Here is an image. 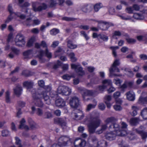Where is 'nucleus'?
<instances>
[{
  "instance_id": "1",
  "label": "nucleus",
  "mask_w": 147,
  "mask_h": 147,
  "mask_svg": "<svg viewBox=\"0 0 147 147\" xmlns=\"http://www.w3.org/2000/svg\"><path fill=\"white\" fill-rule=\"evenodd\" d=\"M32 91H33V92H32L33 102L36 106L40 107L43 106V103L41 100V98L42 97H43L45 101H47L46 104L48 105L51 104L50 99L49 96L47 95L46 92H43L39 90L36 91L35 89H32Z\"/></svg>"
},
{
  "instance_id": "2",
  "label": "nucleus",
  "mask_w": 147,
  "mask_h": 147,
  "mask_svg": "<svg viewBox=\"0 0 147 147\" xmlns=\"http://www.w3.org/2000/svg\"><path fill=\"white\" fill-rule=\"evenodd\" d=\"M94 112L88 115L87 117V119L90 123L88 124V131L90 134L95 132L96 129L98 127L100 123V120L98 118L97 115H96Z\"/></svg>"
},
{
  "instance_id": "3",
  "label": "nucleus",
  "mask_w": 147,
  "mask_h": 147,
  "mask_svg": "<svg viewBox=\"0 0 147 147\" xmlns=\"http://www.w3.org/2000/svg\"><path fill=\"white\" fill-rule=\"evenodd\" d=\"M121 128L119 127V125L117 123H115L113 125H111L110 126L109 129L110 130L113 127L114 129L113 131V132H116L117 136H124L127 134L126 129L127 126V124L124 122H122L121 124Z\"/></svg>"
},
{
  "instance_id": "4",
  "label": "nucleus",
  "mask_w": 147,
  "mask_h": 147,
  "mask_svg": "<svg viewBox=\"0 0 147 147\" xmlns=\"http://www.w3.org/2000/svg\"><path fill=\"white\" fill-rule=\"evenodd\" d=\"M71 139L66 136L61 137L59 139L58 144H54L51 147H61V146H67L71 144Z\"/></svg>"
},
{
  "instance_id": "5",
  "label": "nucleus",
  "mask_w": 147,
  "mask_h": 147,
  "mask_svg": "<svg viewBox=\"0 0 147 147\" xmlns=\"http://www.w3.org/2000/svg\"><path fill=\"white\" fill-rule=\"evenodd\" d=\"M120 62L117 59H116L114 61L112 66L109 69L110 76L112 77L113 76H120V75H117L115 74H113L114 72H119V69L117 67V66L119 65Z\"/></svg>"
},
{
  "instance_id": "6",
  "label": "nucleus",
  "mask_w": 147,
  "mask_h": 147,
  "mask_svg": "<svg viewBox=\"0 0 147 147\" xmlns=\"http://www.w3.org/2000/svg\"><path fill=\"white\" fill-rule=\"evenodd\" d=\"M8 10L10 13L11 16L8 17L7 19L5 21V23H8L12 19L11 17V15H16L17 16L19 17L21 19H24L25 17V16L23 14H21L19 12H17L16 13L13 12V9L12 8V6L11 5H9L8 6Z\"/></svg>"
},
{
  "instance_id": "7",
  "label": "nucleus",
  "mask_w": 147,
  "mask_h": 147,
  "mask_svg": "<svg viewBox=\"0 0 147 147\" xmlns=\"http://www.w3.org/2000/svg\"><path fill=\"white\" fill-rule=\"evenodd\" d=\"M14 41L16 45L19 47L24 46L26 43L24 36L21 34H18L16 36Z\"/></svg>"
},
{
  "instance_id": "8",
  "label": "nucleus",
  "mask_w": 147,
  "mask_h": 147,
  "mask_svg": "<svg viewBox=\"0 0 147 147\" xmlns=\"http://www.w3.org/2000/svg\"><path fill=\"white\" fill-rule=\"evenodd\" d=\"M57 92L63 95L68 96L70 94L71 90V89L67 86H61L58 88Z\"/></svg>"
},
{
  "instance_id": "9",
  "label": "nucleus",
  "mask_w": 147,
  "mask_h": 147,
  "mask_svg": "<svg viewBox=\"0 0 147 147\" xmlns=\"http://www.w3.org/2000/svg\"><path fill=\"white\" fill-rule=\"evenodd\" d=\"M71 67L72 69H74L76 73L79 75L82 76L85 74V72L83 70L82 68L78 63L71 64Z\"/></svg>"
},
{
  "instance_id": "10",
  "label": "nucleus",
  "mask_w": 147,
  "mask_h": 147,
  "mask_svg": "<svg viewBox=\"0 0 147 147\" xmlns=\"http://www.w3.org/2000/svg\"><path fill=\"white\" fill-rule=\"evenodd\" d=\"M92 141L94 143L91 145V147H105L107 145V143L105 141L102 140L97 142L96 137L92 139Z\"/></svg>"
},
{
  "instance_id": "11",
  "label": "nucleus",
  "mask_w": 147,
  "mask_h": 147,
  "mask_svg": "<svg viewBox=\"0 0 147 147\" xmlns=\"http://www.w3.org/2000/svg\"><path fill=\"white\" fill-rule=\"evenodd\" d=\"M69 104L71 107L77 108L79 105V100L78 98L75 96L71 98L69 100Z\"/></svg>"
},
{
  "instance_id": "12",
  "label": "nucleus",
  "mask_w": 147,
  "mask_h": 147,
  "mask_svg": "<svg viewBox=\"0 0 147 147\" xmlns=\"http://www.w3.org/2000/svg\"><path fill=\"white\" fill-rule=\"evenodd\" d=\"M54 122L59 124L63 129H65L67 127L66 121L65 118H57L54 119Z\"/></svg>"
},
{
  "instance_id": "13",
  "label": "nucleus",
  "mask_w": 147,
  "mask_h": 147,
  "mask_svg": "<svg viewBox=\"0 0 147 147\" xmlns=\"http://www.w3.org/2000/svg\"><path fill=\"white\" fill-rule=\"evenodd\" d=\"M86 143L85 140L79 139L75 140L74 144L75 147H84Z\"/></svg>"
},
{
  "instance_id": "14",
  "label": "nucleus",
  "mask_w": 147,
  "mask_h": 147,
  "mask_svg": "<svg viewBox=\"0 0 147 147\" xmlns=\"http://www.w3.org/2000/svg\"><path fill=\"white\" fill-rule=\"evenodd\" d=\"M117 134L113 131L108 132L105 135V138L108 140H112L115 139Z\"/></svg>"
},
{
  "instance_id": "15",
  "label": "nucleus",
  "mask_w": 147,
  "mask_h": 147,
  "mask_svg": "<svg viewBox=\"0 0 147 147\" xmlns=\"http://www.w3.org/2000/svg\"><path fill=\"white\" fill-rule=\"evenodd\" d=\"M41 46H42L43 47L46 48L45 51V55L48 58H51L52 57V54L51 52H49L47 49V45L46 42L44 41H42L41 43Z\"/></svg>"
},
{
  "instance_id": "16",
  "label": "nucleus",
  "mask_w": 147,
  "mask_h": 147,
  "mask_svg": "<svg viewBox=\"0 0 147 147\" xmlns=\"http://www.w3.org/2000/svg\"><path fill=\"white\" fill-rule=\"evenodd\" d=\"M64 1V0H52L50 2V6L53 7L59 5H61Z\"/></svg>"
},
{
  "instance_id": "17",
  "label": "nucleus",
  "mask_w": 147,
  "mask_h": 147,
  "mask_svg": "<svg viewBox=\"0 0 147 147\" xmlns=\"http://www.w3.org/2000/svg\"><path fill=\"white\" fill-rule=\"evenodd\" d=\"M144 128L143 126H141L139 129H134V131L136 133L140 134L142 138L144 139L145 138L147 137V134L146 132H144L143 131L140 130V129H142Z\"/></svg>"
},
{
  "instance_id": "18",
  "label": "nucleus",
  "mask_w": 147,
  "mask_h": 147,
  "mask_svg": "<svg viewBox=\"0 0 147 147\" xmlns=\"http://www.w3.org/2000/svg\"><path fill=\"white\" fill-rule=\"evenodd\" d=\"M33 83L32 82L26 81L24 82L23 85L24 86L26 87L27 88V91H31L32 94V89H34L32 88Z\"/></svg>"
},
{
  "instance_id": "19",
  "label": "nucleus",
  "mask_w": 147,
  "mask_h": 147,
  "mask_svg": "<svg viewBox=\"0 0 147 147\" xmlns=\"http://www.w3.org/2000/svg\"><path fill=\"white\" fill-rule=\"evenodd\" d=\"M33 23L34 25H37L40 24V21L38 19L34 20L32 21L31 18H27L26 21V24L27 25H30Z\"/></svg>"
},
{
  "instance_id": "20",
  "label": "nucleus",
  "mask_w": 147,
  "mask_h": 147,
  "mask_svg": "<svg viewBox=\"0 0 147 147\" xmlns=\"http://www.w3.org/2000/svg\"><path fill=\"white\" fill-rule=\"evenodd\" d=\"M73 115L74 117V119L77 120H81L84 117L83 112L80 111H78L77 113H73Z\"/></svg>"
},
{
  "instance_id": "21",
  "label": "nucleus",
  "mask_w": 147,
  "mask_h": 147,
  "mask_svg": "<svg viewBox=\"0 0 147 147\" xmlns=\"http://www.w3.org/2000/svg\"><path fill=\"white\" fill-rule=\"evenodd\" d=\"M113 26V24L112 23L102 22H101V28L103 30H106L109 27Z\"/></svg>"
},
{
  "instance_id": "22",
  "label": "nucleus",
  "mask_w": 147,
  "mask_h": 147,
  "mask_svg": "<svg viewBox=\"0 0 147 147\" xmlns=\"http://www.w3.org/2000/svg\"><path fill=\"white\" fill-rule=\"evenodd\" d=\"M127 99L130 101H133L135 99V94L132 91H130L126 94Z\"/></svg>"
},
{
  "instance_id": "23",
  "label": "nucleus",
  "mask_w": 147,
  "mask_h": 147,
  "mask_svg": "<svg viewBox=\"0 0 147 147\" xmlns=\"http://www.w3.org/2000/svg\"><path fill=\"white\" fill-rule=\"evenodd\" d=\"M146 93L145 92H142L141 94V96H140L138 100V102L139 103L142 104H147V97L143 98V96Z\"/></svg>"
},
{
  "instance_id": "24",
  "label": "nucleus",
  "mask_w": 147,
  "mask_h": 147,
  "mask_svg": "<svg viewBox=\"0 0 147 147\" xmlns=\"http://www.w3.org/2000/svg\"><path fill=\"white\" fill-rule=\"evenodd\" d=\"M122 101L120 99L116 100V104L113 106V108L115 110L119 111L122 109V108L121 106L120 105L122 103Z\"/></svg>"
},
{
  "instance_id": "25",
  "label": "nucleus",
  "mask_w": 147,
  "mask_h": 147,
  "mask_svg": "<svg viewBox=\"0 0 147 147\" xmlns=\"http://www.w3.org/2000/svg\"><path fill=\"white\" fill-rule=\"evenodd\" d=\"M81 93L82 94L84 99V100H86L85 98V96L92 95L93 94V92L92 90L85 89L82 91Z\"/></svg>"
},
{
  "instance_id": "26",
  "label": "nucleus",
  "mask_w": 147,
  "mask_h": 147,
  "mask_svg": "<svg viewBox=\"0 0 147 147\" xmlns=\"http://www.w3.org/2000/svg\"><path fill=\"white\" fill-rule=\"evenodd\" d=\"M55 103L57 106L59 107L64 106L65 104V101L61 98L57 99L55 101Z\"/></svg>"
},
{
  "instance_id": "27",
  "label": "nucleus",
  "mask_w": 147,
  "mask_h": 147,
  "mask_svg": "<svg viewBox=\"0 0 147 147\" xmlns=\"http://www.w3.org/2000/svg\"><path fill=\"white\" fill-rule=\"evenodd\" d=\"M26 121L24 118L22 119L20 121V124L19 126V128L20 129H24L26 130H28L29 129V128L28 126L25 125V123Z\"/></svg>"
},
{
  "instance_id": "28",
  "label": "nucleus",
  "mask_w": 147,
  "mask_h": 147,
  "mask_svg": "<svg viewBox=\"0 0 147 147\" xmlns=\"http://www.w3.org/2000/svg\"><path fill=\"white\" fill-rule=\"evenodd\" d=\"M102 83L104 86L107 88L109 86H111L112 83L111 80L110 79H105L102 81Z\"/></svg>"
},
{
  "instance_id": "29",
  "label": "nucleus",
  "mask_w": 147,
  "mask_h": 147,
  "mask_svg": "<svg viewBox=\"0 0 147 147\" xmlns=\"http://www.w3.org/2000/svg\"><path fill=\"white\" fill-rule=\"evenodd\" d=\"M92 6L90 5H84L83 6L82 10L84 12L88 13L91 11L92 10Z\"/></svg>"
},
{
  "instance_id": "30",
  "label": "nucleus",
  "mask_w": 147,
  "mask_h": 147,
  "mask_svg": "<svg viewBox=\"0 0 147 147\" xmlns=\"http://www.w3.org/2000/svg\"><path fill=\"white\" fill-rule=\"evenodd\" d=\"M13 90L15 94L17 96H19L21 94L22 89L20 86L18 85L13 89Z\"/></svg>"
},
{
  "instance_id": "31",
  "label": "nucleus",
  "mask_w": 147,
  "mask_h": 147,
  "mask_svg": "<svg viewBox=\"0 0 147 147\" xmlns=\"http://www.w3.org/2000/svg\"><path fill=\"white\" fill-rule=\"evenodd\" d=\"M32 7L33 10L35 12L40 11H41V6H40L37 7L38 3L36 2H33L32 3Z\"/></svg>"
},
{
  "instance_id": "32",
  "label": "nucleus",
  "mask_w": 147,
  "mask_h": 147,
  "mask_svg": "<svg viewBox=\"0 0 147 147\" xmlns=\"http://www.w3.org/2000/svg\"><path fill=\"white\" fill-rule=\"evenodd\" d=\"M107 128V124H106L102 125L101 126V129L97 130L96 131V133L98 134H100L102 133L104 131H105Z\"/></svg>"
},
{
  "instance_id": "33",
  "label": "nucleus",
  "mask_w": 147,
  "mask_h": 147,
  "mask_svg": "<svg viewBox=\"0 0 147 147\" xmlns=\"http://www.w3.org/2000/svg\"><path fill=\"white\" fill-rule=\"evenodd\" d=\"M67 45L68 48L71 49H74L77 47V45L74 44L72 41L69 40L67 42Z\"/></svg>"
},
{
  "instance_id": "34",
  "label": "nucleus",
  "mask_w": 147,
  "mask_h": 147,
  "mask_svg": "<svg viewBox=\"0 0 147 147\" xmlns=\"http://www.w3.org/2000/svg\"><path fill=\"white\" fill-rule=\"evenodd\" d=\"M116 121V119L113 117L108 118L105 120V122L107 124L110 123H113Z\"/></svg>"
},
{
  "instance_id": "35",
  "label": "nucleus",
  "mask_w": 147,
  "mask_h": 147,
  "mask_svg": "<svg viewBox=\"0 0 147 147\" xmlns=\"http://www.w3.org/2000/svg\"><path fill=\"white\" fill-rule=\"evenodd\" d=\"M64 52V51L62 49L61 47H59L57 50L55 52V57H56Z\"/></svg>"
},
{
  "instance_id": "36",
  "label": "nucleus",
  "mask_w": 147,
  "mask_h": 147,
  "mask_svg": "<svg viewBox=\"0 0 147 147\" xmlns=\"http://www.w3.org/2000/svg\"><path fill=\"white\" fill-rule=\"evenodd\" d=\"M36 38L34 37H32L28 41L27 44V46L30 47L32 46L34 42L35 41Z\"/></svg>"
},
{
  "instance_id": "37",
  "label": "nucleus",
  "mask_w": 147,
  "mask_h": 147,
  "mask_svg": "<svg viewBox=\"0 0 147 147\" xmlns=\"http://www.w3.org/2000/svg\"><path fill=\"white\" fill-rule=\"evenodd\" d=\"M139 119L138 118H134L131 119L130 121V124L132 125H135L138 123Z\"/></svg>"
},
{
  "instance_id": "38",
  "label": "nucleus",
  "mask_w": 147,
  "mask_h": 147,
  "mask_svg": "<svg viewBox=\"0 0 147 147\" xmlns=\"http://www.w3.org/2000/svg\"><path fill=\"white\" fill-rule=\"evenodd\" d=\"M132 109L133 111L131 114V115L133 116L136 115L137 114V111L139 109V107L136 106H132Z\"/></svg>"
},
{
  "instance_id": "39",
  "label": "nucleus",
  "mask_w": 147,
  "mask_h": 147,
  "mask_svg": "<svg viewBox=\"0 0 147 147\" xmlns=\"http://www.w3.org/2000/svg\"><path fill=\"white\" fill-rule=\"evenodd\" d=\"M68 56L72 62H74L77 61V59L75 57V54L73 52L70 53L69 54Z\"/></svg>"
},
{
  "instance_id": "40",
  "label": "nucleus",
  "mask_w": 147,
  "mask_h": 147,
  "mask_svg": "<svg viewBox=\"0 0 147 147\" xmlns=\"http://www.w3.org/2000/svg\"><path fill=\"white\" fill-rule=\"evenodd\" d=\"M96 105L97 102L95 101L93 104H89L87 105L86 110L88 111H90L91 109L94 108Z\"/></svg>"
},
{
  "instance_id": "41",
  "label": "nucleus",
  "mask_w": 147,
  "mask_h": 147,
  "mask_svg": "<svg viewBox=\"0 0 147 147\" xmlns=\"http://www.w3.org/2000/svg\"><path fill=\"white\" fill-rule=\"evenodd\" d=\"M134 18L137 20H142L144 18V16L142 14H139L138 13H134L133 15Z\"/></svg>"
},
{
  "instance_id": "42",
  "label": "nucleus",
  "mask_w": 147,
  "mask_h": 147,
  "mask_svg": "<svg viewBox=\"0 0 147 147\" xmlns=\"http://www.w3.org/2000/svg\"><path fill=\"white\" fill-rule=\"evenodd\" d=\"M141 114L144 119H147V108L143 109L141 112Z\"/></svg>"
},
{
  "instance_id": "43",
  "label": "nucleus",
  "mask_w": 147,
  "mask_h": 147,
  "mask_svg": "<svg viewBox=\"0 0 147 147\" xmlns=\"http://www.w3.org/2000/svg\"><path fill=\"white\" fill-rule=\"evenodd\" d=\"M119 47L118 46L111 47H110V49L112 50L113 54L115 57L117 56L116 50L119 49Z\"/></svg>"
},
{
  "instance_id": "44",
  "label": "nucleus",
  "mask_w": 147,
  "mask_h": 147,
  "mask_svg": "<svg viewBox=\"0 0 147 147\" xmlns=\"http://www.w3.org/2000/svg\"><path fill=\"white\" fill-rule=\"evenodd\" d=\"M32 50H28L24 52L23 53V55L25 57L28 58L32 54Z\"/></svg>"
},
{
  "instance_id": "45",
  "label": "nucleus",
  "mask_w": 147,
  "mask_h": 147,
  "mask_svg": "<svg viewBox=\"0 0 147 147\" xmlns=\"http://www.w3.org/2000/svg\"><path fill=\"white\" fill-rule=\"evenodd\" d=\"M103 7L101 3H98L96 4L94 6V9L95 11H98L99 10Z\"/></svg>"
},
{
  "instance_id": "46",
  "label": "nucleus",
  "mask_w": 147,
  "mask_h": 147,
  "mask_svg": "<svg viewBox=\"0 0 147 147\" xmlns=\"http://www.w3.org/2000/svg\"><path fill=\"white\" fill-rule=\"evenodd\" d=\"M136 38L139 41L147 40V37L146 36L139 35L137 36Z\"/></svg>"
},
{
  "instance_id": "47",
  "label": "nucleus",
  "mask_w": 147,
  "mask_h": 147,
  "mask_svg": "<svg viewBox=\"0 0 147 147\" xmlns=\"http://www.w3.org/2000/svg\"><path fill=\"white\" fill-rule=\"evenodd\" d=\"M44 54V52L43 51H40L39 54L38 55L39 59L41 62H44L45 61V60L43 59L42 58Z\"/></svg>"
},
{
  "instance_id": "48",
  "label": "nucleus",
  "mask_w": 147,
  "mask_h": 147,
  "mask_svg": "<svg viewBox=\"0 0 147 147\" xmlns=\"http://www.w3.org/2000/svg\"><path fill=\"white\" fill-rule=\"evenodd\" d=\"M98 39L100 38L102 39L103 40L105 41H107L108 39V36L104 34L98 35Z\"/></svg>"
},
{
  "instance_id": "49",
  "label": "nucleus",
  "mask_w": 147,
  "mask_h": 147,
  "mask_svg": "<svg viewBox=\"0 0 147 147\" xmlns=\"http://www.w3.org/2000/svg\"><path fill=\"white\" fill-rule=\"evenodd\" d=\"M126 82L127 86L129 87L133 88H136L134 86H133L134 83V81H126Z\"/></svg>"
},
{
  "instance_id": "50",
  "label": "nucleus",
  "mask_w": 147,
  "mask_h": 147,
  "mask_svg": "<svg viewBox=\"0 0 147 147\" xmlns=\"http://www.w3.org/2000/svg\"><path fill=\"white\" fill-rule=\"evenodd\" d=\"M123 81L118 78L115 79L113 80V82L117 85H120Z\"/></svg>"
},
{
  "instance_id": "51",
  "label": "nucleus",
  "mask_w": 147,
  "mask_h": 147,
  "mask_svg": "<svg viewBox=\"0 0 147 147\" xmlns=\"http://www.w3.org/2000/svg\"><path fill=\"white\" fill-rule=\"evenodd\" d=\"M10 92L9 91H7L6 92V101L7 103L9 102L10 101Z\"/></svg>"
},
{
  "instance_id": "52",
  "label": "nucleus",
  "mask_w": 147,
  "mask_h": 147,
  "mask_svg": "<svg viewBox=\"0 0 147 147\" xmlns=\"http://www.w3.org/2000/svg\"><path fill=\"white\" fill-rule=\"evenodd\" d=\"M99 81V78L96 76L94 77L91 80V82L94 84H97Z\"/></svg>"
},
{
  "instance_id": "53",
  "label": "nucleus",
  "mask_w": 147,
  "mask_h": 147,
  "mask_svg": "<svg viewBox=\"0 0 147 147\" xmlns=\"http://www.w3.org/2000/svg\"><path fill=\"white\" fill-rule=\"evenodd\" d=\"M59 32L58 29L54 28L50 31V33L51 34L55 35L58 33Z\"/></svg>"
},
{
  "instance_id": "54",
  "label": "nucleus",
  "mask_w": 147,
  "mask_h": 147,
  "mask_svg": "<svg viewBox=\"0 0 147 147\" xmlns=\"http://www.w3.org/2000/svg\"><path fill=\"white\" fill-rule=\"evenodd\" d=\"M9 135V132L7 130H3L2 131V135L3 137H6Z\"/></svg>"
},
{
  "instance_id": "55",
  "label": "nucleus",
  "mask_w": 147,
  "mask_h": 147,
  "mask_svg": "<svg viewBox=\"0 0 147 147\" xmlns=\"http://www.w3.org/2000/svg\"><path fill=\"white\" fill-rule=\"evenodd\" d=\"M118 16L120 17L122 19L124 20H127L131 19L130 17L128 16H125L123 15H118Z\"/></svg>"
},
{
  "instance_id": "56",
  "label": "nucleus",
  "mask_w": 147,
  "mask_h": 147,
  "mask_svg": "<svg viewBox=\"0 0 147 147\" xmlns=\"http://www.w3.org/2000/svg\"><path fill=\"white\" fill-rule=\"evenodd\" d=\"M121 95V93L119 91H117L114 93L113 94V97L115 99H117Z\"/></svg>"
},
{
  "instance_id": "57",
  "label": "nucleus",
  "mask_w": 147,
  "mask_h": 147,
  "mask_svg": "<svg viewBox=\"0 0 147 147\" xmlns=\"http://www.w3.org/2000/svg\"><path fill=\"white\" fill-rule=\"evenodd\" d=\"M50 96L51 98H56L57 96V94L54 91L51 92L50 93Z\"/></svg>"
},
{
  "instance_id": "58",
  "label": "nucleus",
  "mask_w": 147,
  "mask_h": 147,
  "mask_svg": "<svg viewBox=\"0 0 147 147\" xmlns=\"http://www.w3.org/2000/svg\"><path fill=\"white\" fill-rule=\"evenodd\" d=\"M126 11L129 13H133L134 10L131 7H128L125 9Z\"/></svg>"
},
{
  "instance_id": "59",
  "label": "nucleus",
  "mask_w": 147,
  "mask_h": 147,
  "mask_svg": "<svg viewBox=\"0 0 147 147\" xmlns=\"http://www.w3.org/2000/svg\"><path fill=\"white\" fill-rule=\"evenodd\" d=\"M12 51L16 55H18L20 53V50L15 47L11 48Z\"/></svg>"
},
{
  "instance_id": "60",
  "label": "nucleus",
  "mask_w": 147,
  "mask_h": 147,
  "mask_svg": "<svg viewBox=\"0 0 147 147\" xmlns=\"http://www.w3.org/2000/svg\"><path fill=\"white\" fill-rule=\"evenodd\" d=\"M80 33L81 34L85 37L86 40H88L89 39V37L84 31H82L80 32Z\"/></svg>"
},
{
  "instance_id": "61",
  "label": "nucleus",
  "mask_w": 147,
  "mask_h": 147,
  "mask_svg": "<svg viewBox=\"0 0 147 147\" xmlns=\"http://www.w3.org/2000/svg\"><path fill=\"white\" fill-rule=\"evenodd\" d=\"M111 99V97L110 95H107L104 97V101H107V102L110 101Z\"/></svg>"
},
{
  "instance_id": "62",
  "label": "nucleus",
  "mask_w": 147,
  "mask_h": 147,
  "mask_svg": "<svg viewBox=\"0 0 147 147\" xmlns=\"http://www.w3.org/2000/svg\"><path fill=\"white\" fill-rule=\"evenodd\" d=\"M121 35V33L119 31H115L113 33V38H115L116 36H120Z\"/></svg>"
},
{
  "instance_id": "63",
  "label": "nucleus",
  "mask_w": 147,
  "mask_h": 147,
  "mask_svg": "<svg viewBox=\"0 0 147 147\" xmlns=\"http://www.w3.org/2000/svg\"><path fill=\"white\" fill-rule=\"evenodd\" d=\"M98 108L100 110H103L105 109V106L104 103H101L99 104Z\"/></svg>"
},
{
  "instance_id": "64",
  "label": "nucleus",
  "mask_w": 147,
  "mask_h": 147,
  "mask_svg": "<svg viewBox=\"0 0 147 147\" xmlns=\"http://www.w3.org/2000/svg\"><path fill=\"white\" fill-rule=\"evenodd\" d=\"M140 58L142 60H147V55L144 54H141L139 56Z\"/></svg>"
}]
</instances>
